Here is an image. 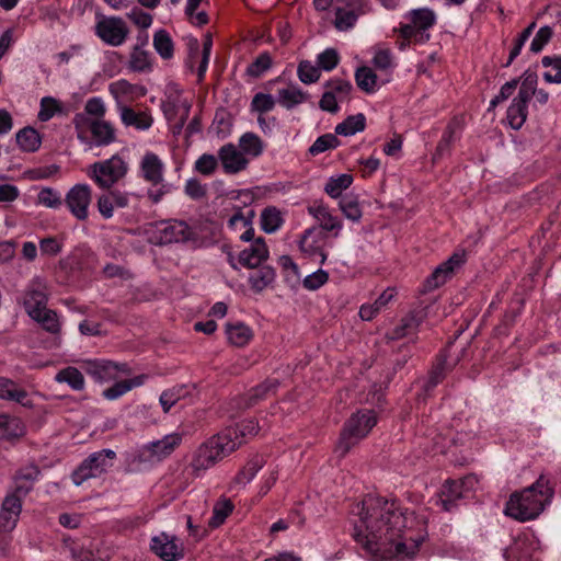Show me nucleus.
<instances>
[{
  "label": "nucleus",
  "instance_id": "f8f14e48",
  "mask_svg": "<svg viewBox=\"0 0 561 561\" xmlns=\"http://www.w3.org/2000/svg\"><path fill=\"white\" fill-rule=\"evenodd\" d=\"M151 551L163 561H178L184 557L183 545L178 542L175 536L161 533L150 542Z\"/></svg>",
  "mask_w": 561,
  "mask_h": 561
},
{
  "label": "nucleus",
  "instance_id": "f257e3e1",
  "mask_svg": "<svg viewBox=\"0 0 561 561\" xmlns=\"http://www.w3.org/2000/svg\"><path fill=\"white\" fill-rule=\"evenodd\" d=\"M359 515L354 539L371 557L404 561L417 552L423 536L410 535L415 524L413 512L401 508L396 501L369 495L364 499Z\"/></svg>",
  "mask_w": 561,
  "mask_h": 561
},
{
  "label": "nucleus",
  "instance_id": "4be33fe9",
  "mask_svg": "<svg viewBox=\"0 0 561 561\" xmlns=\"http://www.w3.org/2000/svg\"><path fill=\"white\" fill-rule=\"evenodd\" d=\"M260 426L255 420H243L234 426H229L220 432L221 435L229 436L228 445H234V450L239 448L243 439L253 437L259 433Z\"/></svg>",
  "mask_w": 561,
  "mask_h": 561
},
{
  "label": "nucleus",
  "instance_id": "ddd939ff",
  "mask_svg": "<svg viewBox=\"0 0 561 561\" xmlns=\"http://www.w3.org/2000/svg\"><path fill=\"white\" fill-rule=\"evenodd\" d=\"M157 232L161 244L184 242L190 240L193 236L190 226L182 220L161 221Z\"/></svg>",
  "mask_w": 561,
  "mask_h": 561
},
{
  "label": "nucleus",
  "instance_id": "052dcab7",
  "mask_svg": "<svg viewBox=\"0 0 561 561\" xmlns=\"http://www.w3.org/2000/svg\"><path fill=\"white\" fill-rule=\"evenodd\" d=\"M32 319L41 323L43 329L50 333H58L60 331L58 316L50 309L45 308L43 311H39V317Z\"/></svg>",
  "mask_w": 561,
  "mask_h": 561
},
{
  "label": "nucleus",
  "instance_id": "1a4fd4ad",
  "mask_svg": "<svg viewBox=\"0 0 561 561\" xmlns=\"http://www.w3.org/2000/svg\"><path fill=\"white\" fill-rule=\"evenodd\" d=\"M48 294L47 286L43 278L34 277L25 288L23 296V306L31 318L39 317L47 306Z\"/></svg>",
  "mask_w": 561,
  "mask_h": 561
},
{
  "label": "nucleus",
  "instance_id": "f704fd0d",
  "mask_svg": "<svg viewBox=\"0 0 561 561\" xmlns=\"http://www.w3.org/2000/svg\"><path fill=\"white\" fill-rule=\"evenodd\" d=\"M16 142L25 152H35L41 147V136L33 127H24L16 134Z\"/></svg>",
  "mask_w": 561,
  "mask_h": 561
},
{
  "label": "nucleus",
  "instance_id": "e2e57ef3",
  "mask_svg": "<svg viewBox=\"0 0 561 561\" xmlns=\"http://www.w3.org/2000/svg\"><path fill=\"white\" fill-rule=\"evenodd\" d=\"M340 61V56L336 49L327 48L322 53H320L317 57V65L320 70L331 71L333 70Z\"/></svg>",
  "mask_w": 561,
  "mask_h": 561
},
{
  "label": "nucleus",
  "instance_id": "13d9d810",
  "mask_svg": "<svg viewBox=\"0 0 561 561\" xmlns=\"http://www.w3.org/2000/svg\"><path fill=\"white\" fill-rule=\"evenodd\" d=\"M0 430L3 436L7 438L19 437L23 434V425L16 417H10L8 415L0 416Z\"/></svg>",
  "mask_w": 561,
  "mask_h": 561
},
{
  "label": "nucleus",
  "instance_id": "bf43d9fd",
  "mask_svg": "<svg viewBox=\"0 0 561 561\" xmlns=\"http://www.w3.org/2000/svg\"><path fill=\"white\" fill-rule=\"evenodd\" d=\"M129 67L131 70L138 72L150 70L151 64L149 53L136 46L130 54Z\"/></svg>",
  "mask_w": 561,
  "mask_h": 561
},
{
  "label": "nucleus",
  "instance_id": "a878e982",
  "mask_svg": "<svg viewBox=\"0 0 561 561\" xmlns=\"http://www.w3.org/2000/svg\"><path fill=\"white\" fill-rule=\"evenodd\" d=\"M93 144L96 147H105L116 141V130L112 123L104 119H96L91 125Z\"/></svg>",
  "mask_w": 561,
  "mask_h": 561
},
{
  "label": "nucleus",
  "instance_id": "bb28decb",
  "mask_svg": "<svg viewBox=\"0 0 561 561\" xmlns=\"http://www.w3.org/2000/svg\"><path fill=\"white\" fill-rule=\"evenodd\" d=\"M119 114L125 126H133L139 130L150 128L153 123V118L148 112H136L129 106H121Z\"/></svg>",
  "mask_w": 561,
  "mask_h": 561
},
{
  "label": "nucleus",
  "instance_id": "3c124183",
  "mask_svg": "<svg viewBox=\"0 0 561 561\" xmlns=\"http://www.w3.org/2000/svg\"><path fill=\"white\" fill-rule=\"evenodd\" d=\"M306 98L307 94L295 87L278 91V102L288 110L302 103Z\"/></svg>",
  "mask_w": 561,
  "mask_h": 561
},
{
  "label": "nucleus",
  "instance_id": "aec40b11",
  "mask_svg": "<svg viewBox=\"0 0 561 561\" xmlns=\"http://www.w3.org/2000/svg\"><path fill=\"white\" fill-rule=\"evenodd\" d=\"M181 442L182 435L179 433H172L163 436L161 439L147 444L144 449L148 453L149 459L161 460L170 456Z\"/></svg>",
  "mask_w": 561,
  "mask_h": 561
},
{
  "label": "nucleus",
  "instance_id": "f03ea898",
  "mask_svg": "<svg viewBox=\"0 0 561 561\" xmlns=\"http://www.w3.org/2000/svg\"><path fill=\"white\" fill-rule=\"evenodd\" d=\"M553 488L550 481L540 476L537 481L522 492H515L510 496L505 506V514L518 522H527L537 518L547 503L553 496Z\"/></svg>",
  "mask_w": 561,
  "mask_h": 561
},
{
  "label": "nucleus",
  "instance_id": "a18cd8bd",
  "mask_svg": "<svg viewBox=\"0 0 561 561\" xmlns=\"http://www.w3.org/2000/svg\"><path fill=\"white\" fill-rule=\"evenodd\" d=\"M520 87L519 91L517 93V98L520 100H525L527 102L530 101V99L535 95L537 90V83H538V76L536 72L526 70L523 76L520 77Z\"/></svg>",
  "mask_w": 561,
  "mask_h": 561
},
{
  "label": "nucleus",
  "instance_id": "774afa93",
  "mask_svg": "<svg viewBox=\"0 0 561 561\" xmlns=\"http://www.w3.org/2000/svg\"><path fill=\"white\" fill-rule=\"evenodd\" d=\"M218 167V161L214 154L204 153L195 162V169L204 175L213 174Z\"/></svg>",
  "mask_w": 561,
  "mask_h": 561
},
{
  "label": "nucleus",
  "instance_id": "2eb2a0df",
  "mask_svg": "<svg viewBox=\"0 0 561 561\" xmlns=\"http://www.w3.org/2000/svg\"><path fill=\"white\" fill-rule=\"evenodd\" d=\"M128 204V193L112 188L104 190L96 199L98 210L104 219L112 218L115 208H125Z\"/></svg>",
  "mask_w": 561,
  "mask_h": 561
},
{
  "label": "nucleus",
  "instance_id": "7ed1b4c3",
  "mask_svg": "<svg viewBox=\"0 0 561 561\" xmlns=\"http://www.w3.org/2000/svg\"><path fill=\"white\" fill-rule=\"evenodd\" d=\"M376 423L377 419L373 410L358 411L352 414L345 422L335 447L340 457L346 456L360 439L367 436Z\"/></svg>",
  "mask_w": 561,
  "mask_h": 561
},
{
  "label": "nucleus",
  "instance_id": "72a5a7b5",
  "mask_svg": "<svg viewBox=\"0 0 561 561\" xmlns=\"http://www.w3.org/2000/svg\"><path fill=\"white\" fill-rule=\"evenodd\" d=\"M366 127V117L358 113L346 117L342 123L335 126V134L341 136H353L363 131Z\"/></svg>",
  "mask_w": 561,
  "mask_h": 561
},
{
  "label": "nucleus",
  "instance_id": "9d476101",
  "mask_svg": "<svg viewBox=\"0 0 561 561\" xmlns=\"http://www.w3.org/2000/svg\"><path fill=\"white\" fill-rule=\"evenodd\" d=\"M84 370L99 382H108L117 379L121 374L128 375L130 373L127 364L106 359L88 360Z\"/></svg>",
  "mask_w": 561,
  "mask_h": 561
},
{
  "label": "nucleus",
  "instance_id": "ea45409f",
  "mask_svg": "<svg viewBox=\"0 0 561 561\" xmlns=\"http://www.w3.org/2000/svg\"><path fill=\"white\" fill-rule=\"evenodd\" d=\"M411 23L416 30L427 31L436 22V15L428 8L414 9L410 12Z\"/></svg>",
  "mask_w": 561,
  "mask_h": 561
},
{
  "label": "nucleus",
  "instance_id": "0eeeda50",
  "mask_svg": "<svg viewBox=\"0 0 561 561\" xmlns=\"http://www.w3.org/2000/svg\"><path fill=\"white\" fill-rule=\"evenodd\" d=\"M334 10L333 24L337 31L345 32L356 24L359 15L368 13L371 8L368 0H337Z\"/></svg>",
  "mask_w": 561,
  "mask_h": 561
},
{
  "label": "nucleus",
  "instance_id": "2f4dec72",
  "mask_svg": "<svg viewBox=\"0 0 561 561\" xmlns=\"http://www.w3.org/2000/svg\"><path fill=\"white\" fill-rule=\"evenodd\" d=\"M265 463L263 456L252 457L245 466L234 477L233 482L239 485H245L256 476V473L263 468Z\"/></svg>",
  "mask_w": 561,
  "mask_h": 561
},
{
  "label": "nucleus",
  "instance_id": "4d7b16f0",
  "mask_svg": "<svg viewBox=\"0 0 561 561\" xmlns=\"http://www.w3.org/2000/svg\"><path fill=\"white\" fill-rule=\"evenodd\" d=\"M273 60L270 53L260 54L247 68V75L252 78H260L272 67Z\"/></svg>",
  "mask_w": 561,
  "mask_h": 561
},
{
  "label": "nucleus",
  "instance_id": "603ef678",
  "mask_svg": "<svg viewBox=\"0 0 561 561\" xmlns=\"http://www.w3.org/2000/svg\"><path fill=\"white\" fill-rule=\"evenodd\" d=\"M340 145L341 140L336 134H324L316 139L308 151L311 156H318L327 150L335 149Z\"/></svg>",
  "mask_w": 561,
  "mask_h": 561
},
{
  "label": "nucleus",
  "instance_id": "473e14b6",
  "mask_svg": "<svg viewBox=\"0 0 561 561\" xmlns=\"http://www.w3.org/2000/svg\"><path fill=\"white\" fill-rule=\"evenodd\" d=\"M527 101L515 96L507 108V121L512 128L519 129L527 118Z\"/></svg>",
  "mask_w": 561,
  "mask_h": 561
},
{
  "label": "nucleus",
  "instance_id": "393cba45",
  "mask_svg": "<svg viewBox=\"0 0 561 561\" xmlns=\"http://www.w3.org/2000/svg\"><path fill=\"white\" fill-rule=\"evenodd\" d=\"M142 176L147 182L157 185L163 180V164L153 152H147L141 161Z\"/></svg>",
  "mask_w": 561,
  "mask_h": 561
},
{
  "label": "nucleus",
  "instance_id": "6e6d98bb",
  "mask_svg": "<svg viewBox=\"0 0 561 561\" xmlns=\"http://www.w3.org/2000/svg\"><path fill=\"white\" fill-rule=\"evenodd\" d=\"M297 75L299 80L305 84L314 83L320 79V68L312 65L309 60H301L297 68Z\"/></svg>",
  "mask_w": 561,
  "mask_h": 561
},
{
  "label": "nucleus",
  "instance_id": "4468645a",
  "mask_svg": "<svg viewBox=\"0 0 561 561\" xmlns=\"http://www.w3.org/2000/svg\"><path fill=\"white\" fill-rule=\"evenodd\" d=\"M462 262L461 255H451L447 261L438 265L425 279L421 291L428 293L444 285L453 276L455 267L459 266Z\"/></svg>",
  "mask_w": 561,
  "mask_h": 561
},
{
  "label": "nucleus",
  "instance_id": "423d86ee",
  "mask_svg": "<svg viewBox=\"0 0 561 561\" xmlns=\"http://www.w3.org/2000/svg\"><path fill=\"white\" fill-rule=\"evenodd\" d=\"M116 453L102 449L89 455L71 473L72 482L79 486L89 479H95L106 473L113 466Z\"/></svg>",
  "mask_w": 561,
  "mask_h": 561
},
{
  "label": "nucleus",
  "instance_id": "a211bd4d",
  "mask_svg": "<svg viewBox=\"0 0 561 561\" xmlns=\"http://www.w3.org/2000/svg\"><path fill=\"white\" fill-rule=\"evenodd\" d=\"M308 211L318 221L320 231L332 232L334 238L339 237L340 230L342 229V221L331 214L329 207L322 203H314L308 207Z\"/></svg>",
  "mask_w": 561,
  "mask_h": 561
},
{
  "label": "nucleus",
  "instance_id": "de8ad7c7",
  "mask_svg": "<svg viewBox=\"0 0 561 561\" xmlns=\"http://www.w3.org/2000/svg\"><path fill=\"white\" fill-rule=\"evenodd\" d=\"M283 224V218L275 207H267L261 214V228L266 233L275 232Z\"/></svg>",
  "mask_w": 561,
  "mask_h": 561
},
{
  "label": "nucleus",
  "instance_id": "e433bc0d",
  "mask_svg": "<svg viewBox=\"0 0 561 561\" xmlns=\"http://www.w3.org/2000/svg\"><path fill=\"white\" fill-rule=\"evenodd\" d=\"M459 127V124L456 119H453L447 126L442 136V139L437 144L436 150L433 154V160L436 161L443 158L446 153L450 152L451 144L455 139L456 129Z\"/></svg>",
  "mask_w": 561,
  "mask_h": 561
},
{
  "label": "nucleus",
  "instance_id": "cd10ccee",
  "mask_svg": "<svg viewBox=\"0 0 561 561\" xmlns=\"http://www.w3.org/2000/svg\"><path fill=\"white\" fill-rule=\"evenodd\" d=\"M463 485L465 482L461 480L445 481L440 493V503L446 512L451 511L456 506L457 500L465 497Z\"/></svg>",
  "mask_w": 561,
  "mask_h": 561
},
{
  "label": "nucleus",
  "instance_id": "680f3d73",
  "mask_svg": "<svg viewBox=\"0 0 561 561\" xmlns=\"http://www.w3.org/2000/svg\"><path fill=\"white\" fill-rule=\"evenodd\" d=\"M543 67H551L556 69V73L552 71H546L543 79L548 83H561V56H545L541 60Z\"/></svg>",
  "mask_w": 561,
  "mask_h": 561
},
{
  "label": "nucleus",
  "instance_id": "dca6fc26",
  "mask_svg": "<svg viewBox=\"0 0 561 561\" xmlns=\"http://www.w3.org/2000/svg\"><path fill=\"white\" fill-rule=\"evenodd\" d=\"M218 158L222 169L227 174H237L248 168L249 160L241 150L229 142L224 145L218 151Z\"/></svg>",
  "mask_w": 561,
  "mask_h": 561
},
{
  "label": "nucleus",
  "instance_id": "49530a36",
  "mask_svg": "<svg viewBox=\"0 0 561 561\" xmlns=\"http://www.w3.org/2000/svg\"><path fill=\"white\" fill-rule=\"evenodd\" d=\"M56 380L67 382L73 390H82L84 387V377L76 367H67L56 375Z\"/></svg>",
  "mask_w": 561,
  "mask_h": 561
},
{
  "label": "nucleus",
  "instance_id": "79ce46f5",
  "mask_svg": "<svg viewBox=\"0 0 561 561\" xmlns=\"http://www.w3.org/2000/svg\"><path fill=\"white\" fill-rule=\"evenodd\" d=\"M96 119L91 117L85 112L77 113L72 118V124L76 129L77 138L83 144H91L88 137V133L91 131V125L95 123Z\"/></svg>",
  "mask_w": 561,
  "mask_h": 561
},
{
  "label": "nucleus",
  "instance_id": "20e7f679",
  "mask_svg": "<svg viewBox=\"0 0 561 561\" xmlns=\"http://www.w3.org/2000/svg\"><path fill=\"white\" fill-rule=\"evenodd\" d=\"M229 436L218 433L203 443L194 453L190 467L195 476L215 466L234 451V445H228Z\"/></svg>",
  "mask_w": 561,
  "mask_h": 561
},
{
  "label": "nucleus",
  "instance_id": "a19ab883",
  "mask_svg": "<svg viewBox=\"0 0 561 561\" xmlns=\"http://www.w3.org/2000/svg\"><path fill=\"white\" fill-rule=\"evenodd\" d=\"M355 81L362 91L373 93L377 85V75L369 67L363 66L356 69Z\"/></svg>",
  "mask_w": 561,
  "mask_h": 561
},
{
  "label": "nucleus",
  "instance_id": "0e129e2a",
  "mask_svg": "<svg viewBox=\"0 0 561 561\" xmlns=\"http://www.w3.org/2000/svg\"><path fill=\"white\" fill-rule=\"evenodd\" d=\"M275 106L274 98L268 93L259 92L256 93L251 102V110L260 114L272 111Z\"/></svg>",
  "mask_w": 561,
  "mask_h": 561
},
{
  "label": "nucleus",
  "instance_id": "c9c22d12",
  "mask_svg": "<svg viewBox=\"0 0 561 561\" xmlns=\"http://www.w3.org/2000/svg\"><path fill=\"white\" fill-rule=\"evenodd\" d=\"M274 268L268 265H263L259 267V271L256 273L252 274L249 277V283L254 291L260 293L268 285H271L274 282Z\"/></svg>",
  "mask_w": 561,
  "mask_h": 561
},
{
  "label": "nucleus",
  "instance_id": "412c9836",
  "mask_svg": "<svg viewBox=\"0 0 561 561\" xmlns=\"http://www.w3.org/2000/svg\"><path fill=\"white\" fill-rule=\"evenodd\" d=\"M279 387L278 379H265L260 385L251 388L242 398H241V407L244 409H250L261 401L267 399L271 396H274Z\"/></svg>",
  "mask_w": 561,
  "mask_h": 561
},
{
  "label": "nucleus",
  "instance_id": "b1692460",
  "mask_svg": "<svg viewBox=\"0 0 561 561\" xmlns=\"http://www.w3.org/2000/svg\"><path fill=\"white\" fill-rule=\"evenodd\" d=\"M39 473V468L34 463L26 465L19 469L14 476L15 492L27 495L33 490L34 482L37 480Z\"/></svg>",
  "mask_w": 561,
  "mask_h": 561
},
{
  "label": "nucleus",
  "instance_id": "8fccbe9b",
  "mask_svg": "<svg viewBox=\"0 0 561 561\" xmlns=\"http://www.w3.org/2000/svg\"><path fill=\"white\" fill-rule=\"evenodd\" d=\"M324 88L333 95H336L337 100H340L341 102L347 100L350 98L351 92L353 91L352 83L341 78H332L325 81Z\"/></svg>",
  "mask_w": 561,
  "mask_h": 561
},
{
  "label": "nucleus",
  "instance_id": "338daca9",
  "mask_svg": "<svg viewBox=\"0 0 561 561\" xmlns=\"http://www.w3.org/2000/svg\"><path fill=\"white\" fill-rule=\"evenodd\" d=\"M552 34L553 31L550 26L546 25L540 27L531 41L530 50L536 54L541 51L545 45L550 42Z\"/></svg>",
  "mask_w": 561,
  "mask_h": 561
},
{
  "label": "nucleus",
  "instance_id": "7c9ffc66",
  "mask_svg": "<svg viewBox=\"0 0 561 561\" xmlns=\"http://www.w3.org/2000/svg\"><path fill=\"white\" fill-rule=\"evenodd\" d=\"M226 333L229 342L238 347L247 345L253 336L252 330L242 322L227 323Z\"/></svg>",
  "mask_w": 561,
  "mask_h": 561
},
{
  "label": "nucleus",
  "instance_id": "5fc2aeb1",
  "mask_svg": "<svg viewBox=\"0 0 561 561\" xmlns=\"http://www.w3.org/2000/svg\"><path fill=\"white\" fill-rule=\"evenodd\" d=\"M187 391L185 386H176L171 389L164 390L160 396V404L164 413H168L170 409L176 404L181 399L186 396Z\"/></svg>",
  "mask_w": 561,
  "mask_h": 561
},
{
  "label": "nucleus",
  "instance_id": "5701e85b",
  "mask_svg": "<svg viewBox=\"0 0 561 561\" xmlns=\"http://www.w3.org/2000/svg\"><path fill=\"white\" fill-rule=\"evenodd\" d=\"M66 262L72 270L93 271L98 264V256L89 247L79 245L73 249Z\"/></svg>",
  "mask_w": 561,
  "mask_h": 561
},
{
  "label": "nucleus",
  "instance_id": "6ab92c4d",
  "mask_svg": "<svg viewBox=\"0 0 561 561\" xmlns=\"http://www.w3.org/2000/svg\"><path fill=\"white\" fill-rule=\"evenodd\" d=\"M267 257V245L263 238H257L249 248L239 253L238 261L243 267L257 268Z\"/></svg>",
  "mask_w": 561,
  "mask_h": 561
},
{
  "label": "nucleus",
  "instance_id": "864d4df0",
  "mask_svg": "<svg viewBox=\"0 0 561 561\" xmlns=\"http://www.w3.org/2000/svg\"><path fill=\"white\" fill-rule=\"evenodd\" d=\"M233 507L232 502L228 499L217 502L214 506L213 516L209 519L208 525L211 528L219 527L233 511Z\"/></svg>",
  "mask_w": 561,
  "mask_h": 561
},
{
  "label": "nucleus",
  "instance_id": "6e6552de",
  "mask_svg": "<svg viewBox=\"0 0 561 561\" xmlns=\"http://www.w3.org/2000/svg\"><path fill=\"white\" fill-rule=\"evenodd\" d=\"M95 34L107 45L119 46L126 41L129 30L119 16H101L95 24Z\"/></svg>",
  "mask_w": 561,
  "mask_h": 561
},
{
  "label": "nucleus",
  "instance_id": "c03bdc74",
  "mask_svg": "<svg viewBox=\"0 0 561 561\" xmlns=\"http://www.w3.org/2000/svg\"><path fill=\"white\" fill-rule=\"evenodd\" d=\"M239 146L243 154L259 157L263 152V141L254 133H245L240 137Z\"/></svg>",
  "mask_w": 561,
  "mask_h": 561
},
{
  "label": "nucleus",
  "instance_id": "69168bd1",
  "mask_svg": "<svg viewBox=\"0 0 561 561\" xmlns=\"http://www.w3.org/2000/svg\"><path fill=\"white\" fill-rule=\"evenodd\" d=\"M61 107L59 102L51 98L45 96L41 100V110L38 112V119L41 122L49 121L57 112H60Z\"/></svg>",
  "mask_w": 561,
  "mask_h": 561
},
{
  "label": "nucleus",
  "instance_id": "c85d7f7f",
  "mask_svg": "<svg viewBox=\"0 0 561 561\" xmlns=\"http://www.w3.org/2000/svg\"><path fill=\"white\" fill-rule=\"evenodd\" d=\"M420 324L421 318H419L416 313L411 312L401 319L399 325L386 334V339L394 341L414 334L416 333Z\"/></svg>",
  "mask_w": 561,
  "mask_h": 561
},
{
  "label": "nucleus",
  "instance_id": "58836bf2",
  "mask_svg": "<svg viewBox=\"0 0 561 561\" xmlns=\"http://www.w3.org/2000/svg\"><path fill=\"white\" fill-rule=\"evenodd\" d=\"M153 47L161 58L171 59L173 57V41L165 30H159L154 33Z\"/></svg>",
  "mask_w": 561,
  "mask_h": 561
},
{
  "label": "nucleus",
  "instance_id": "4c0bfd02",
  "mask_svg": "<svg viewBox=\"0 0 561 561\" xmlns=\"http://www.w3.org/2000/svg\"><path fill=\"white\" fill-rule=\"evenodd\" d=\"M353 183V176L347 173L340 174L337 176H331L325 186L324 192L332 198H337L342 195V192L347 190Z\"/></svg>",
  "mask_w": 561,
  "mask_h": 561
},
{
  "label": "nucleus",
  "instance_id": "c756f323",
  "mask_svg": "<svg viewBox=\"0 0 561 561\" xmlns=\"http://www.w3.org/2000/svg\"><path fill=\"white\" fill-rule=\"evenodd\" d=\"M0 399L14 401L23 405L28 404L25 401L27 399V392L19 387L15 381L5 377H0Z\"/></svg>",
  "mask_w": 561,
  "mask_h": 561
},
{
  "label": "nucleus",
  "instance_id": "f3484780",
  "mask_svg": "<svg viewBox=\"0 0 561 561\" xmlns=\"http://www.w3.org/2000/svg\"><path fill=\"white\" fill-rule=\"evenodd\" d=\"M324 238V233L318 230L317 227L309 228L305 230L300 239V250L309 257L320 256V263L323 264L327 260V253L322 245Z\"/></svg>",
  "mask_w": 561,
  "mask_h": 561
},
{
  "label": "nucleus",
  "instance_id": "09e8293b",
  "mask_svg": "<svg viewBox=\"0 0 561 561\" xmlns=\"http://www.w3.org/2000/svg\"><path fill=\"white\" fill-rule=\"evenodd\" d=\"M339 207L343 215L355 222H358L363 216L358 198L356 196L346 195L341 198Z\"/></svg>",
  "mask_w": 561,
  "mask_h": 561
},
{
  "label": "nucleus",
  "instance_id": "39448f33",
  "mask_svg": "<svg viewBox=\"0 0 561 561\" xmlns=\"http://www.w3.org/2000/svg\"><path fill=\"white\" fill-rule=\"evenodd\" d=\"M128 165L124 159L114 154L110 159L91 164L87 171L88 176L102 190L112 188L127 174Z\"/></svg>",
  "mask_w": 561,
  "mask_h": 561
},
{
  "label": "nucleus",
  "instance_id": "9b49d317",
  "mask_svg": "<svg viewBox=\"0 0 561 561\" xmlns=\"http://www.w3.org/2000/svg\"><path fill=\"white\" fill-rule=\"evenodd\" d=\"M91 199V187L88 184H76L68 191L65 203L69 211L78 220L83 221L89 217V205Z\"/></svg>",
  "mask_w": 561,
  "mask_h": 561
},
{
  "label": "nucleus",
  "instance_id": "37998d69",
  "mask_svg": "<svg viewBox=\"0 0 561 561\" xmlns=\"http://www.w3.org/2000/svg\"><path fill=\"white\" fill-rule=\"evenodd\" d=\"M447 371V359L444 354H440L437 358L436 364L432 367L428 379L426 383L424 385L425 391L433 390L438 383H440Z\"/></svg>",
  "mask_w": 561,
  "mask_h": 561
}]
</instances>
